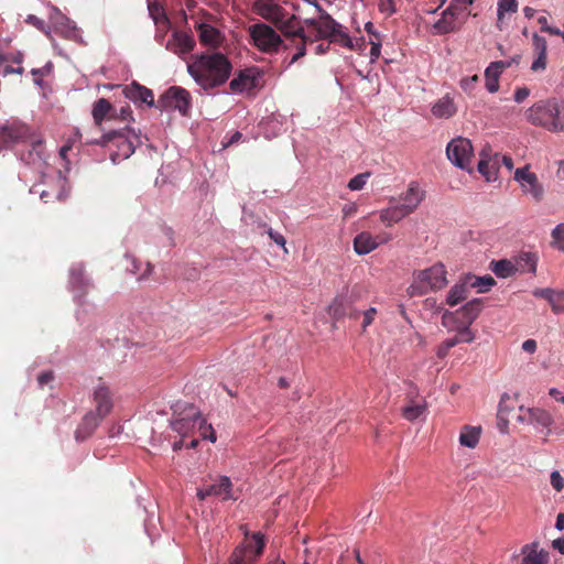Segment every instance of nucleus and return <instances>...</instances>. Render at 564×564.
Returning a JSON list of instances; mask_svg holds the SVG:
<instances>
[{"label":"nucleus","mask_w":564,"mask_h":564,"mask_svg":"<svg viewBox=\"0 0 564 564\" xmlns=\"http://www.w3.org/2000/svg\"><path fill=\"white\" fill-rule=\"evenodd\" d=\"M18 143L24 145V149L20 152V158L25 164L32 165L41 174L47 171V169H52L46 163V151L43 140L31 132L26 124L13 121L0 128V151Z\"/></svg>","instance_id":"nucleus-1"},{"label":"nucleus","mask_w":564,"mask_h":564,"mask_svg":"<svg viewBox=\"0 0 564 564\" xmlns=\"http://www.w3.org/2000/svg\"><path fill=\"white\" fill-rule=\"evenodd\" d=\"M231 63L221 53H204L187 65V70L203 89L221 86L231 74Z\"/></svg>","instance_id":"nucleus-2"},{"label":"nucleus","mask_w":564,"mask_h":564,"mask_svg":"<svg viewBox=\"0 0 564 564\" xmlns=\"http://www.w3.org/2000/svg\"><path fill=\"white\" fill-rule=\"evenodd\" d=\"M140 137V130L137 132L134 129L126 126L119 130H110L101 134L99 139H87L86 143L109 148L110 159L116 164L134 153L135 148L141 144Z\"/></svg>","instance_id":"nucleus-3"},{"label":"nucleus","mask_w":564,"mask_h":564,"mask_svg":"<svg viewBox=\"0 0 564 564\" xmlns=\"http://www.w3.org/2000/svg\"><path fill=\"white\" fill-rule=\"evenodd\" d=\"M525 119L531 124L551 132L564 131V115L561 116L557 98L536 101L525 111Z\"/></svg>","instance_id":"nucleus-4"},{"label":"nucleus","mask_w":564,"mask_h":564,"mask_svg":"<svg viewBox=\"0 0 564 564\" xmlns=\"http://www.w3.org/2000/svg\"><path fill=\"white\" fill-rule=\"evenodd\" d=\"M30 192L40 195L44 203L63 202L69 194V185L62 172L52 167L42 172L41 183L34 184Z\"/></svg>","instance_id":"nucleus-5"},{"label":"nucleus","mask_w":564,"mask_h":564,"mask_svg":"<svg viewBox=\"0 0 564 564\" xmlns=\"http://www.w3.org/2000/svg\"><path fill=\"white\" fill-rule=\"evenodd\" d=\"M447 283L446 270L442 263L414 273L413 282L408 289L410 296H422L430 291L440 290Z\"/></svg>","instance_id":"nucleus-6"},{"label":"nucleus","mask_w":564,"mask_h":564,"mask_svg":"<svg viewBox=\"0 0 564 564\" xmlns=\"http://www.w3.org/2000/svg\"><path fill=\"white\" fill-rule=\"evenodd\" d=\"M264 539L261 533H254L251 540H246L231 553L229 564H254L264 550Z\"/></svg>","instance_id":"nucleus-7"},{"label":"nucleus","mask_w":564,"mask_h":564,"mask_svg":"<svg viewBox=\"0 0 564 564\" xmlns=\"http://www.w3.org/2000/svg\"><path fill=\"white\" fill-rule=\"evenodd\" d=\"M249 34L253 44L264 53H275L283 45L281 36L265 23L251 25Z\"/></svg>","instance_id":"nucleus-8"},{"label":"nucleus","mask_w":564,"mask_h":564,"mask_svg":"<svg viewBox=\"0 0 564 564\" xmlns=\"http://www.w3.org/2000/svg\"><path fill=\"white\" fill-rule=\"evenodd\" d=\"M482 300L474 299L455 312L446 311L442 316V324L448 327L452 323L471 325L482 311Z\"/></svg>","instance_id":"nucleus-9"},{"label":"nucleus","mask_w":564,"mask_h":564,"mask_svg":"<svg viewBox=\"0 0 564 564\" xmlns=\"http://www.w3.org/2000/svg\"><path fill=\"white\" fill-rule=\"evenodd\" d=\"M158 107L161 110L177 109L186 116L191 109V95L182 87L172 86L160 97Z\"/></svg>","instance_id":"nucleus-10"},{"label":"nucleus","mask_w":564,"mask_h":564,"mask_svg":"<svg viewBox=\"0 0 564 564\" xmlns=\"http://www.w3.org/2000/svg\"><path fill=\"white\" fill-rule=\"evenodd\" d=\"M48 22L51 30L58 35L70 41H80V31L76 24L54 6L50 9Z\"/></svg>","instance_id":"nucleus-11"},{"label":"nucleus","mask_w":564,"mask_h":564,"mask_svg":"<svg viewBox=\"0 0 564 564\" xmlns=\"http://www.w3.org/2000/svg\"><path fill=\"white\" fill-rule=\"evenodd\" d=\"M446 153L448 160L454 165L460 169H467L473 156L471 142L468 139L462 137L453 139L447 144Z\"/></svg>","instance_id":"nucleus-12"},{"label":"nucleus","mask_w":564,"mask_h":564,"mask_svg":"<svg viewBox=\"0 0 564 564\" xmlns=\"http://www.w3.org/2000/svg\"><path fill=\"white\" fill-rule=\"evenodd\" d=\"M514 180L520 184L523 193L530 194L534 200L540 202L544 196V187L535 173L530 172L529 165L519 167L514 172Z\"/></svg>","instance_id":"nucleus-13"},{"label":"nucleus","mask_w":564,"mask_h":564,"mask_svg":"<svg viewBox=\"0 0 564 564\" xmlns=\"http://www.w3.org/2000/svg\"><path fill=\"white\" fill-rule=\"evenodd\" d=\"M263 85V72L257 67L240 70L229 86L232 91H251Z\"/></svg>","instance_id":"nucleus-14"},{"label":"nucleus","mask_w":564,"mask_h":564,"mask_svg":"<svg viewBox=\"0 0 564 564\" xmlns=\"http://www.w3.org/2000/svg\"><path fill=\"white\" fill-rule=\"evenodd\" d=\"M174 413L178 414V417L172 422V429L182 436L194 432L197 425V417L199 411L193 404H185L182 412H178V405L175 406Z\"/></svg>","instance_id":"nucleus-15"},{"label":"nucleus","mask_w":564,"mask_h":564,"mask_svg":"<svg viewBox=\"0 0 564 564\" xmlns=\"http://www.w3.org/2000/svg\"><path fill=\"white\" fill-rule=\"evenodd\" d=\"M391 240L390 234H379L372 236L368 231L358 234L354 239V250L357 254H368L373 251L380 245L387 243Z\"/></svg>","instance_id":"nucleus-16"},{"label":"nucleus","mask_w":564,"mask_h":564,"mask_svg":"<svg viewBox=\"0 0 564 564\" xmlns=\"http://www.w3.org/2000/svg\"><path fill=\"white\" fill-rule=\"evenodd\" d=\"M252 11L275 26L284 17L285 9L274 0H253Z\"/></svg>","instance_id":"nucleus-17"},{"label":"nucleus","mask_w":564,"mask_h":564,"mask_svg":"<svg viewBox=\"0 0 564 564\" xmlns=\"http://www.w3.org/2000/svg\"><path fill=\"white\" fill-rule=\"evenodd\" d=\"M427 410V403L417 393H408L405 404L401 409V415L404 420L413 422L423 415Z\"/></svg>","instance_id":"nucleus-18"},{"label":"nucleus","mask_w":564,"mask_h":564,"mask_svg":"<svg viewBox=\"0 0 564 564\" xmlns=\"http://www.w3.org/2000/svg\"><path fill=\"white\" fill-rule=\"evenodd\" d=\"M232 484L230 479L226 476L219 478V480L215 484L208 485L204 488L197 490V497L199 500H204L207 497L216 496L221 497L223 500H228L234 498L231 495Z\"/></svg>","instance_id":"nucleus-19"},{"label":"nucleus","mask_w":564,"mask_h":564,"mask_svg":"<svg viewBox=\"0 0 564 564\" xmlns=\"http://www.w3.org/2000/svg\"><path fill=\"white\" fill-rule=\"evenodd\" d=\"M194 46V37L191 34L182 31L173 32L172 36L169 39L165 45L166 50L177 55L189 53Z\"/></svg>","instance_id":"nucleus-20"},{"label":"nucleus","mask_w":564,"mask_h":564,"mask_svg":"<svg viewBox=\"0 0 564 564\" xmlns=\"http://www.w3.org/2000/svg\"><path fill=\"white\" fill-rule=\"evenodd\" d=\"M95 412L105 419L112 410V395L108 387L99 384L94 391Z\"/></svg>","instance_id":"nucleus-21"},{"label":"nucleus","mask_w":564,"mask_h":564,"mask_svg":"<svg viewBox=\"0 0 564 564\" xmlns=\"http://www.w3.org/2000/svg\"><path fill=\"white\" fill-rule=\"evenodd\" d=\"M481 159L478 163V171L487 182H495L498 178V171L500 167V154L495 153L492 156H487L481 152Z\"/></svg>","instance_id":"nucleus-22"},{"label":"nucleus","mask_w":564,"mask_h":564,"mask_svg":"<svg viewBox=\"0 0 564 564\" xmlns=\"http://www.w3.org/2000/svg\"><path fill=\"white\" fill-rule=\"evenodd\" d=\"M328 313L334 319H341L345 316L358 318L359 313L351 307V302L346 296H337L328 307Z\"/></svg>","instance_id":"nucleus-23"},{"label":"nucleus","mask_w":564,"mask_h":564,"mask_svg":"<svg viewBox=\"0 0 564 564\" xmlns=\"http://www.w3.org/2000/svg\"><path fill=\"white\" fill-rule=\"evenodd\" d=\"M126 98L133 102H144L148 106L154 105V95L151 89L141 86L138 83H132L123 88Z\"/></svg>","instance_id":"nucleus-24"},{"label":"nucleus","mask_w":564,"mask_h":564,"mask_svg":"<svg viewBox=\"0 0 564 564\" xmlns=\"http://www.w3.org/2000/svg\"><path fill=\"white\" fill-rule=\"evenodd\" d=\"M459 19L460 18L453 12L448 13V9L446 8L441 19L434 23L433 29L435 33L440 35L457 32L464 23V21Z\"/></svg>","instance_id":"nucleus-25"},{"label":"nucleus","mask_w":564,"mask_h":564,"mask_svg":"<svg viewBox=\"0 0 564 564\" xmlns=\"http://www.w3.org/2000/svg\"><path fill=\"white\" fill-rule=\"evenodd\" d=\"M275 28L283 33L286 40L305 33L300 18L295 14H289L286 10L284 11V17L281 19V22H278Z\"/></svg>","instance_id":"nucleus-26"},{"label":"nucleus","mask_w":564,"mask_h":564,"mask_svg":"<svg viewBox=\"0 0 564 564\" xmlns=\"http://www.w3.org/2000/svg\"><path fill=\"white\" fill-rule=\"evenodd\" d=\"M317 11L321 13L319 22L316 29L315 40L330 39L334 32L338 30L339 23L336 22L329 13H327L321 6H317Z\"/></svg>","instance_id":"nucleus-27"},{"label":"nucleus","mask_w":564,"mask_h":564,"mask_svg":"<svg viewBox=\"0 0 564 564\" xmlns=\"http://www.w3.org/2000/svg\"><path fill=\"white\" fill-rule=\"evenodd\" d=\"M410 215L402 204H399L395 198L390 199V206L380 212V220L388 227L393 226L401 219Z\"/></svg>","instance_id":"nucleus-28"},{"label":"nucleus","mask_w":564,"mask_h":564,"mask_svg":"<svg viewBox=\"0 0 564 564\" xmlns=\"http://www.w3.org/2000/svg\"><path fill=\"white\" fill-rule=\"evenodd\" d=\"M510 64L503 61L492 62L485 70L486 88L494 94L499 90V78L503 69Z\"/></svg>","instance_id":"nucleus-29"},{"label":"nucleus","mask_w":564,"mask_h":564,"mask_svg":"<svg viewBox=\"0 0 564 564\" xmlns=\"http://www.w3.org/2000/svg\"><path fill=\"white\" fill-rule=\"evenodd\" d=\"M104 419L94 412H88L77 426L75 431V438L77 441H85L93 435L99 423Z\"/></svg>","instance_id":"nucleus-30"},{"label":"nucleus","mask_w":564,"mask_h":564,"mask_svg":"<svg viewBox=\"0 0 564 564\" xmlns=\"http://www.w3.org/2000/svg\"><path fill=\"white\" fill-rule=\"evenodd\" d=\"M313 41L314 40L308 37L305 33L288 39L286 43L284 44V48L285 50H292V48L295 50V53L291 57L289 65L294 64L301 57L305 56L306 45H307V43H313Z\"/></svg>","instance_id":"nucleus-31"},{"label":"nucleus","mask_w":564,"mask_h":564,"mask_svg":"<svg viewBox=\"0 0 564 564\" xmlns=\"http://www.w3.org/2000/svg\"><path fill=\"white\" fill-rule=\"evenodd\" d=\"M423 198L424 193L420 191L416 185L411 184L406 192L400 197L401 202L398 203L402 204L409 214H412L417 208Z\"/></svg>","instance_id":"nucleus-32"},{"label":"nucleus","mask_w":564,"mask_h":564,"mask_svg":"<svg viewBox=\"0 0 564 564\" xmlns=\"http://www.w3.org/2000/svg\"><path fill=\"white\" fill-rule=\"evenodd\" d=\"M457 111L454 100L448 95L438 99L432 107V113L440 119H448Z\"/></svg>","instance_id":"nucleus-33"},{"label":"nucleus","mask_w":564,"mask_h":564,"mask_svg":"<svg viewBox=\"0 0 564 564\" xmlns=\"http://www.w3.org/2000/svg\"><path fill=\"white\" fill-rule=\"evenodd\" d=\"M199 40L202 44L217 47L221 43V34L219 30L210 24L202 23L198 26Z\"/></svg>","instance_id":"nucleus-34"},{"label":"nucleus","mask_w":564,"mask_h":564,"mask_svg":"<svg viewBox=\"0 0 564 564\" xmlns=\"http://www.w3.org/2000/svg\"><path fill=\"white\" fill-rule=\"evenodd\" d=\"M527 420L530 424L544 429H550L553 423L552 415L547 411L539 408L528 409ZM547 434H550V430H547Z\"/></svg>","instance_id":"nucleus-35"},{"label":"nucleus","mask_w":564,"mask_h":564,"mask_svg":"<svg viewBox=\"0 0 564 564\" xmlns=\"http://www.w3.org/2000/svg\"><path fill=\"white\" fill-rule=\"evenodd\" d=\"M470 280L471 278H468L467 281L452 286L446 297V304L449 306H455L463 302L468 295Z\"/></svg>","instance_id":"nucleus-36"},{"label":"nucleus","mask_w":564,"mask_h":564,"mask_svg":"<svg viewBox=\"0 0 564 564\" xmlns=\"http://www.w3.org/2000/svg\"><path fill=\"white\" fill-rule=\"evenodd\" d=\"M481 429L479 426H463L459 435V443L468 448H475L479 443Z\"/></svg>","instance_id":"nucleus-37"},{"label":"nucleus","mask_w":564,"mask_h":564,"mask_svg":"<svg viewBox=\"0 0 564 564\" xmlns=\"http://www.w3.org/2000/svg\"><path fill=\"white\" fill-rule=\"evenodd\" d=\"M113 111V106L106 98L98 99L93 106V119L95 123L100 127L102 121L107 119L110 112Z\"/></svg>","instance_id":"nucleus-38"},{"label":"nucleus","mask_w":564,"mask_h":564,"mask_svg":"<svg viewBox=\"0 0 564 564\" xmlns=\"http://www.w3.org/2000/svg\"><path fill=\"white\" fill-rule=\"evenodd\" d=\"M449 330H456L457 335L454 337L460 343H471L475 339V334L470 329V325L462 324V323H452L448 326Z\"/></svg>","instance_id":"nucleus-39"},{"label":"nucleus","mask_w":564,"mask_h":564,"mask_svg":"<svg viewBox=\"0 0 564 564\" xmlns=\"http://www.w3.org/2000/svg\"><path fill=\"white\" fill-rule=\"evenodd\" d=\"M490 267H491L492 272L499 278H509L516 271L511 261L506 260V259L499 260V261H492L490 263Z\"/></svg>","instance_id":"nucleus-40"},{"label":"nucleus","mask_w":564,"mask_h":564,"mask_svg":"<svg viewBox=\"0 0 564 564\" xmlns=\"http://www.w3.org/2000/svg\"><path fill=\"white\" fill-rule=\"evenodd\" d=\"M549 561V553L546 551H538L530 549L529 553L523 557V564H546Z\"/></svg>","instance_id":"nucleus-41"},{"label":"nucleus","mask_w":564,"mask_h":564,"mask_svg":"<svg viewBox=\"0 0 564 564\" xmlns=\"http://www.w3.org/2000/svg\"><path fill=\"white\" fill-rule=\"evenodd\" d=\"M474 0H452L451 4L447 7L448 13L453 12L457 17H462L463 14L468 15L469 7L473 4Z\"/></svg>","instance_id":"nucleus-42"},{"label":"nucleus","mask_w":564,"mask_h":564,"mask_svg":"<svg viewBox=\"0 0 564 564\" xmlns=\"http://www.w3.org/2000/svg\"><path fill=\"white\" fill-rule=\"evenodd\" d=\"M196 429L199 432V435L204 440H209L210 442L216 441V433L210 424H207L202 414H198Z\"/></svg>","instance_id":"nucleus-43"},{"label":"nucleus","mask_w":564,"mask_h":564,"mask_svg":"<svg viewBox=\"0 0 564 564\" xmlns=\"http://www.w3.org/2000/svg\"><path fill=\"white\" fill-rule=\"evenodd\" d=\"M518 11L517 0H499L498 1V21L501 22L506 13H516Z\"/></svg>","instance_id":"nucleus-44"},{"label":"nucleus","mask_w":564,"mask_h":564,"mask_svg":"<svg viewBox=\"0 0 564 564\" xmlns=\"http://www.w3.org/2000/svg\"><path fill=\"white\" fill-rule=\"evenodd\" d=\"M330 42L338 43L345 47L352 48V41L347 32L344 31L343 26L339 24L338 30L334 32V35L329 39Z\"/></svg>","instance_id":"nucleus-45"},{"label":"nucleus","mask_w":564,"mask_h":564,"mask_svg":"<svg viewBox=\"0 0 564 564\" xmlns=\"http://www.w3.org/2000/svg\"><path fill=\"white\" fill-rule=\"evenodd\" d=\"M552 242L551 245L556 248L557 250L564 252V223L558 224L553 230H552Z\"/></svg>","instance_id":"nucleus-46"},{"label":"nucleus","mask_w":564,"mask_h":564,"mask_svg":"<svg viewBox=\"0 0 564 564\" xmlns=\"http://www.w3.org/2000/svg\"><path fill=\"white\" fill-rule=\"evenodd\" d=\"M549 303L553 313H564V291H554Z\"/></svg>","instance_id":"nucleus-47"},{"label":"nucleus","mask_w":564,"mask_h":564,"mask_svg":"<svg viewBox=\"0 0 564 564\" xmlns=\"http://www.w3.org/2000/svg\"><path fill=\"white\" fill-rule=\"evenodd\" d=\"M496 283L492 276L485 275L482 278H471L470 280V288H479V292H486L490 286H492Z\"/></svg>","instance_id":"nucleus-48"},{"label":"nucleus","mask_w":564,"mask_h":564,"mask_svg":"<svg viewBox=\"0 0 564 564\" xmlns=\"http://www.w3.org/2000/svg\"><path fill=\"white\" fill-rule=\"evenodd\" d=\"M25 22L34 28H36L39 31L43 32L45 35L51 36V26L45 23L44 20L37 18L34 14H30L26 17Z\"/></svg>","instance_id":"nucleus-49"},{"label":"nucleus","mask_w":564,"mask_h":564,"mask_svg":"<svg viewBox=\"0 0 564 564\" xmlns=\"http://www.w3.org/2000/svg\"><path fill=\"white\" fill-rule=\"evenodd\" d=\"M456 345H458V340H456L455 338H448V339L444 340L437 347V350H436L437 357L441 359L445 358L447 356L449 349L455 347Z\"/></svg>","instance_id":"nucleus-50"},{"label":"nucleus","mask_w":564,"mask_h":564,"mask_svg":"<svg viewBox=\"0 0 564 564\" xmlns=\"http://www.w3.org/2000/svg\"><path fill=\"white\" fill-rule=\"evenodd\" d=\"M369 176H370V173H362V174H358V175L354 176L348 183L349 189H351V191L361 189L365 186L366 181Z\"/></svg>","instance_id":"nucleus-51"},{"label":"nucleus","mask_w":564,"mask_h":564,"mask_svg":"<svg viewBox=\"0 0 564 564\" xmlns=\"http://www.w3.org/2000/svg\"><path fill=\"white\" fill-rule=\"evenodd\" d=\"M509 400H510V397L507 393H505L501 397L499 406H498V417L506 422L508 421V415L510 412V409L507 405V401H509Z\"/></svg>","instance_id":"nucleus-52"},{"label":"nucleus","mask_w":564,"mask_h":564,"mask_svg":"<svg viewBox=\"0 0 564 564\" xmlns=\"http://www.w3.org/2000/svg\"><path fill=\"white\" fill-rule=\"evenodd\" d=\"M522 260L525 262L527 267H523V270L528 272L535 273L536 271V262L538 257L535 253H524Z\"/></svg>","instance_id":"nucleus-53"},{"label":"nucleus","mask_w":564,"mask_h":564,"mask_svg":"<svg viewBox=\"0 0 564 564\" xmlns=\"http://www.w3.org/2000/svg\"><path fill=\"white\" fill-rule=\"evenodd\" d=\"M533 46L536 54L546 55V40L543 36L534 34Z\"/></svg>","instance_id":"nucleus-54"},{"label":"nucleus","mask_w":564,"mask_h":564,"mask_svg":"<svg viewBox=\"0 0 564 564\" xmlns=\"http://www.w3.org/2000/svg\"><path fill=\"white\" fill-rule=\"evenodd\" d=\"M52 69V64L47 63L43 68H34L32 69V75L34 76V83L41 85V77L48 75Z\"/></svg>","instance_id":"nucleus-55"},{"label":"nucleus","mask_w":564,"mask_h":564,"mask_svg":"<svg viewBox=\"0 0 564 564\" xmlns=\"http://www.w3.org/2000/svg\"><path fill=\"white\" fill-rule=\"evenodd\" d=\"M550 480H551L552 487L556 491H562L563 490V488H564V478L562 477V475L557 470H554V471L551 473Z\"/></svg>","instance_id":"nucleus-56"},{"label":"nucleus","mask_w":564,"mask_h":564,"mask_svg":"<svg viewBox=\"0 0 564 564\" xmlns=\"http://www.w3.org/2000/svg\"><path fill=\"white\" fill-rule=\"evenodd\" d=\"M379 10L389 15L395 12L394 0H379Z\"/></svg>","instance_id":"nucleus-57"},{"label":"nucleus","mask_w":564,"mask_h":564,"mask_svg":"<svg viewBox=\"0 0 564 564\" xmlns=\"http://www.w3.org/2000/svg\"><path fill=\"white\" fill-rule=\"evenodd\" d=\"M364 321H362V328L364 330L372 324L375 321V317L377 315V310L375 307H371L362 313Z\"/></svg>","instance_id":"nucleus-58"},{"label":"nucleus","mask_w":564,"mask_h":564,"mask_svg":"<svg viewBox=\"0 0 564 564\" xmlns=\"http://www.w3.org/2000/svg\"><path fill=\"white\" fill-rule=\"evenodd\" d=\"M478 80H479L478 75H473L470 77L463 78L460 82L462 88L465 91H470L475 87V85L478 83Z\"/></svg>","instance_id":"nucleus-59"},{"label":"nucleus","mask_w":564,"mask_h":564,"mask_svg":"<svg viewBox=\"0 0 564 564\" xmlns=\"http://www.w3.org/2000/svg\"><path fill=\"white\" fill-rule=\"evenodd\" d=\"M268 235L276 245L281 246L284 249V251L288 252V249L285 248L286 240L283 237V235H281L278 231H274L271 228L268 230Z\"/></svg>","instance_id":"nucleus-60"},{"label":"nucleus","mask_w":564,"mask_h":564,"mask_svg":"<svg viewBox=\"0 0 564 564\" xmlns=\"http://www.w3.org/2000/svg\"><path fill=\"white\" fill-rule=\"evenodd\" d=\"M54 380V375L52 371H44L39 375L37 382L40 388H44L45 386L50 384Z\"/></svg>","instance_id":"nucleus-61"},{"label":"nucleus","mask_w":564,"mask_h":564,"mask_svg":"<svg viewBox=\"0 0 564 564\" xmlns=\"http://www.w3.org/2000/svg\"><path fill=\"white\" fill-rule=\"evenodd\" d=\"M118 117H119V120L122 121V122L133 120V118H132V110H131L130 106L129 105L122 106L118 110Z\"/></svg>","instance_id":"nucleus-62"},{"label":"nucleus","mask_w":564,"mask_h":564,"mask_svg":"<svg viewBox=\"0 0 564 564\" xmlns=\"http://www.w3.org/2000/svg\"><path fill=\"white\" fill-rule=\"evenodd\" d=\"M546 67V55L538 54L536 58L531 65L533 72L543 70Z\"/></svg>","instance_id":"nucleus-63"},{"label":"nucleus","mask_w":564,"mask_h":564,"mask_svg":"<svg viewBox=\"0 0 564 564\" xmlns=\"http://www.w3.org/2000/svg\"><path fill=\"white\" fill-rule=\"evenodd\" d=\"M530 95V89L527 88V87H519L516 89L514 91V100L520 104L522 101H524Z\"/></svg>","instance_id":"nucleus-64"}]
</instances>
